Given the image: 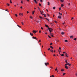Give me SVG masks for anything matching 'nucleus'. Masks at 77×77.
Returning a JSON list of instances; mask_svg holds the SVG:
<instances>
[{"label": "nucleus", "instance_id": "33", "mask_svg": "<svg viewBox=\"0 0 77 77\" xmlns=\"http://www.w3.org/2000/svg\"><path fill=\"white\" fill-rule=\"evenodd\" d=\"M65 42H68V40H65Z\"/></svg>", "mask_w": 77, "mask_h": 77}, {"label": "nucleus", "instance_id": "10", "mask_svg": "<svg viewBox=\"0 0 77 77\" xmlns=\"http://www.w3.org/2000/svg\"><path fill=\"white\" fill-rule=\"evenodd\" d=\"M70 38H73V36L72 35L70 36Z\"/></svg>", "mask_w": 77, "mask_h": 77}, {"label": "nucleus", "instance_id": "17", "mask_svg": "<svg viewBox=\"0 0 77 77\" xmlns=\"http://www.w3.org/2000/svg\"><path fill=\"white\" fill-rule=\"evenodd\" d=\"M30 35H31V36H33V34H32V33L31 32L30 33Z\"/></svg>", "mask_w": 77, "mask_h": 77}, {"label": "nucleus", "instance_id": "14", "mask_svg": "<svg viewBox=\"0 0 77 77\" xmlns=\"http://www.w3.org/2000/svg\"><path fill=\"white\" fill-rule=\"evenodd\" d=\"M34 2L35 3H37V2H36V0H34Z\"/></svg>", "mask_w": 77, "mask_h": 77}, {"label": "nucleus", "instance_id": "31", "mask_svg": "<svg viewBox=\"0 0 77 77\" xmlns=\"http://www.w3.org/2000/svg\"><path fill=\"white\" fill-rule=\"evenodd\" d=\"M47 15L48 17H49V14H47Z\"/></svg>", "mask_w": 77, "mask_h": 77}, {"label": "nucleus", "instance_id": "64", "mask_svg": "<svg viewBox=\"0 0 77 77\" xmlns=\"http://www.w3.org/2000/svg\"><path fill=\"white\" fill-rule=\"evenodd\" d=\"M75 74L76 75V76L77 75V73H75Z\"/></svg>", "mask_w": 77, "mask_h": 77}, {"label": "nucleus", "instance_id": "1", "mask_svg": "<svg viewBox=\"0 0 77 77\" xmlns=\"http://www.w3.org/2000/svg\"><path fill=\"white\" fill-rule=\"evenodd\" d=\"M48 30H49L50 35H51V34H53V33H51L52 32V30H53V29H52L50 28H48Z\"/></svg>", "mask_w": 77, "mask_h": 77}, {"label": "nucleus", "instance_id": "55", "mask_svg": "<svg viewBox=\"0 0 77 77\" xmlns=\"http://www.w3.org/2000/svg\"><path fill=\"white\" fill-rule=\"evenodd\" d=\"M21 9H22L23 8V7H20Z\"/></svg>", "mask_w": 77, "mask_h": 77}, {"label": "nucleus", "instance_id": "44", "mask_svg": "<svg viewBox=\"0 0 77 77\" xmlns=\"http://www.w3.org/2000/svg\"><path fill=\"white\" fill-rule=\"evenodd\" d=\"M66 74V73H63V75H64L65 74Z\"/></svg>", "mask_w": 77, "mask_h": 77}, {"label": "nucleus", "instance_id": "49", "mask_svg": "<svg viewBox=\"0 0 77 77\" xmlns=\"http://www.w3.org/2000/svg\"><path fill=\"white\" fill-rule=\"evenodd\" d=\"M21 23H22V25H23V22H21Z\"/></svg>", "mask_w": 77, "mask_h": 77}, {"label": "nucleus", "instance_id": "27", "mask_svg": "<svg viewBox=\"0 0 77 77\" xmlns=\"http://www.w3.org/2000/svg\"><path fill=\"white\" fill-rule=\"evenodd\" d=\"M61 71H64V70L63 69H61Z\"/></svg>", "mask_w": 77, "mask_h": 77}, {"label": "nucleus", "instance_id": "63", "mask_svg": "<svg viewBox=\"0 0 77 77\" xmlns=\"http://www.w3.org/2000/svg\"><path fill=\"white\" fill-rule=\"evenodd\" d=\"M21 15V13H20V14H19V15Z\"/></svg>", "mask_w": 77, "mask_h": 77}, {"label": "nucleus", "instance_id": "56", "mask_svg": "<svg viewBox=\"0 0 77 77\" xmlns=\"http://www.w3.org/2000/svg\"><path fill=\"white\" fill-rule=\"evenodd\" d=\"M65 62H66V63H67V61L66 60Z\"/></svg>", "mask_w": 77, "mask_h": 77}, {"label": "nucleus", "instance_id": "8", "mask_svg": "<svg viewBox=\"0 0 77 77\" xmlns=\"http://www.w3.org/2000/svg\"><path fill=\"white\" fill-rule=\"evenodd\" d=\"M50 47L51 48H52V49H53V46H50Z\"/></svg>", "mask_w": 77, "mask_h": 77}, {"label": "nucleus", "instance_id": "41", "mask_svg": "<svg viewBox=\"0 0 77 77\" xmlns=\"http://www.w3.org/2000/svg\"><path fill=\"white\" fill-rule=\"evenodd\" d=\"M61 2H63V1L61 0Z\"/></svg>", "mask_w": 77, "mask_h": 77}, {"label": "nucleus", "instance_id": "36", "mask_svg": "<svg viewBox=\"0 0 77 77\" xmlns=\"http://www.w3.org/2000/svg\"><path fill=\"white\" fill-rule=\"evenodd\" d=\"M15 15L16 16V17H18V15H17V14H15Z\"/></svg>", "mask_w": 77, "mask_h": 77}, {"label": "nucleus", "instance_id": "20", "mask_svg": "<svg viewBox=\"0 0 77 77\" xmlns=\"http://www.w3.org/2000/svg\"><path fill=\"white\" fill-rule=\"evenodd\" d=\"M34 12H35V11H32V14H34Z\"/></svg>", "mask_w": 77, "mask_h": 77}, {"label": "nucleus", "instance_id": "32", "mask_svg": "<svg viewBox=\"0 0 77 77\" xmlns=\"http://www.w3.org/2000/svg\"><path fill=\"white\" fill-rule=\"evenodd\" d=\"M66 57H68V55H66Z\"/></svg>", "mask_w": 77, "mask_h": 77}, {"label": "nucleus", "instance_id": "37", "mask_svg": "<svg viewBox=\"0 0 77 77\" xmlns=\"http://www.w3.org/2000/svg\"><path fill=\"white\" fill-rule=\"evenodd\" d=\"M48 37H49V38H51V37H50L49 35H48Z\"/></svg>", "mask_w": 77, "mask_h": 77}, {"label": "nucleus", "instance_id": "15", "mask_svg": "<svg viewBox=\"0 0 77 77\" xmlns=\"http://www.w3.org/2000/svg\"><path fill=\"white\" fill-rule=\"evenodd\" d=\"M59 15H62V14H61V13H59Z\"/></svg>", "mask_w": 77, "mask_h": 77}, {"label": "nucleus", "instance_id": "2", "mask_svg": "<svg viewBox=\"0 0 77 77\" xmlns=\"http://www.w3.org/2000/svg\"><path fill=\"white\" fill-rule=\"evenodd\" d=\"M45 64L46 66H47V65H49V63H45Z\"/></svg>", "mask_w": 77, "mask_h": 77}, {"label": "nucleus", "instance_id": "54", "mask_svg": "<svg viewBox=\"0 0 77 77\" xmlns=\"http://www.w3.org/2000/svg\"><path fill=\"white\" fill-rule=\"evenodd\" d=\"M65 53L66 54V55H68V54H67V53Z\"/></svg>", "mask_w": 77, "mask_h": 77}, {"label": "nucleus", "instance_id": "7", "mask_svg": "<svg viewBox=\"0 0 77 77\" xmlns=\"http://www.w3.org/2000/svg\"><path fill=\"white\" fill-rule=\"evenodd\" d=\"M36 22H37V23H39V24L41 23V21H38V20L36 21Z\"/></svg>", "mask_w": 77, "mask_h": 77}, {"label": "nucleus", "instance_id": "6", "mask_svg": "<svg viewBox=\"0 0 77 77\" xmlns=\"http://www.w3.org/2000/svg\"><path fill=\"white\" fill-rule=\"evenodd\" d=\"M58 18H60V19H61V18H62V17H61V16H58Z\"/></svg>", "mask_w": 77, "mask_h": 77}, {"label": "nucleus", "instance_id": "23", "mask_svg": "<svg viewBox=\"0 0 77 77\" xmlns=\"http://www.w3.org/2000/svg\"><path fill=\"white\" fill-rule=\"evenodd\" d=\"M60 55H61V56H64V54H62L61 55L60 54Z\"/></svg>", "mask_w": 77, "mask_h": 77}, {"label": "nucleus", "instance_id": "39", "mask_svg": "<svg viewBox=\"0 0 77 77\" xmlns=\"http://www.w3.org/2000/svg\"><path fill=\"white\" fill-rule=\"evenodd\" d=\"M46 20H48V21H49V20L48 18H45Z\"/></svg>", "mask_w": 77, "mask_h": 77}, {"label": "nucleus", "instance_id": "3", "mask_svg": "<svg viewBox=\"0 0 77 77\" xmlns=\"http://www.w3.org/2000/svg\"><path fill=\"white\" fill-rule=\"evenodd\" d=\"M32 32H33V33H36V32H38V31H36L33 30V31H32Z\"/></svg>", "mask_w": 77, "mask_h": 77}, {"label": "nucleus", "instance_id": "21", "mask_svg": "<svg viewBox=\"0 0 77 77\" xmlns=\"http://www.w3.org/2000/svg\"><path fill=\"white\" fill-rule=\"evenodd\" d=\"M53 9H56V7H54L53 8Z\"/></svg>", "mask_w": 77, "mask_h": 77}, {"label": "nucleus", "instance_id": "40", "mask_svg": "<svg viewBox=\"0 0 77 77\" xmlns=\"http://www.w3.org/2000/svg\"><path fill=\"white\" fill-rule=\"evenodd\" d=\"M58 51H59V53H60V52H61V51H60L58 50Z\"/></svg>", "mask_w": 77, "mask_h": 77}, {"label": "nucleus", "instance_id": "29", "mask_svg": "<svg viewBox=\"0 0 77 77\" xmlns=\"http://www.w3.org/2000/svg\"><path fill=\"white\" fill-rule=\"evenodd\" d=\"M68 65H69V66H71V64H69V63H68Z\"/></svg>", "mask_w": 77, "mask_h": 77}, {"label": "nucleus", "instance_id": "45", "mask_svg": "<svg viewBox=\"0 0 77 77\" xmlns=\"http://www.w3.org/2000/svg\"><path fill=\"white\" fill-rule=\"evenodd\" d=\"M21 15H22V16H23V14L22 13V14H21Z\"/></svg>", "mask_w": 77, "mask_h": 77}, {"label": "nucleus", "instance_id": "51", "mask_svg": "<svg viewBox=\"0 0 77 77\" xmlns=\"http://www.w3.org/2000/svg\"><path fill=\"white\" fill-rule=\"evenodd\" d=\"M59 50H60L61 49V48L59 47Z\"/></svg>", "mask_w": 77, "mask_h": 77}, {"label": "nucleus", "instance_id": "57", "mask_svg": "<svg viewBox=\"0 0 77 77\" xmlns=\"http://www.w3.org/2000/svg\"><path fill=\"white\" fill-rule=\"evenodd\" d=\"M52 77H54V75H52Z\"/></svg>", "mask_w": 77, "mask_h": 77}, {"label": "nucleus", "instance_id": "24", "mask_svg": "<svg viewBox=\"0 0 77 77\" xmlns=\"http://www.w3.org/2000/svg\"><path fill=\"white\" fill-rule=\"evenodd\" d=\"M10 2L11 3H12V1H11V0H10Z\"/></svg>", "mask_w": 77, "mask_h": 77}, {"label": "nucleus", "instance_id": "5", "mask_svg": "<svg viewBox=\"0 0 77 77\" xmlns=\"http://www.w3.org/2000/svg\"><path fill=\"white\" fill-rule=\"evenodd\" d=\"M45 26L47 27L48 29L49 28V26H48L47 25H45Z\"/></svg>", "mask_w": 77, "mask_h": 77}, {"label": "nucleus", "instance_id": "18", "mask_svg": "<svg viewBox=\"0 0 77 77\" xmlns=\"http://www.w3.org/2000/svg\"><path fill=\"white\" fill-rule=\"evenodd\" d=\"M63 6H64V5L63 4H61V7H63Z\"/></svg>", "mask_w": 77, "mask_h": 77}, {"label": "nucleus", "instance_id": "43", "mask_svg": "<svg viewBox=\"0 0 77 77\" xmlns=\"http://www.w3.org/2000/svg\"><path fill=\"white\" fill-rule=\"evenodd\" d=\"M48 5H50V3H49V2H48Z\"/></svg>", "mask_w": 77, "mask_h": 77}, {"label": "nucleus", "instance_id": "26", "mask_svg": "<svg viewBox=\"0 0 77 77\" xmlns=\"http://www.w3.org/2000/svg\"><path fill=\"white\" fill-rule=\"evenodd\" d=\"M57 67L55 69V71H57Z\"/></svg>", "mask_w": 77, "mask_h": 77}, {"label": "nucleus", "instance_id": "42", "mask_svg": "<svg viewBox=\"0 0 77 77\" xmlns=\"http://www.w3.org/2000/svg\"><path fill=\"white\" fill-rule=\"evenodd\" d=\"M21 3H22V4L23 3V1H21Z\"/></svg>", "mask_w": 77, "mask_h": 77}, {"label": "nucleus", "instance_id": "9", "mask_svg": "<svg viewBox=\"0 0 77 77\" xmlns=\"http://www.w3.org/2000/svg\"><path fill=\"white\" fill-rule=\"evenodd\" d=\"M7 5L8 6H9L10 4H9L7 3Z\"/></svg>", "mask_w": 77, "mask_h": 77}, {"label": "nucleus", "instance_id": "58", "mask_svg": "<svg viewBox=\"0 0 77 77\" xmlns=\"http://www.w3.org/2000/svg\"><path fill=\"white\" fill-rule=\"evenodd\" d=\"M34 39H36V37H34Z\"/></svg>", "mask_w": 77, "mask_h": 77}, {"label": "nucleus", "instance_id": "47", "mask_svg": "<svg viewBox=\"0 0 77 77\" xmlns=\"http://www.w3.org/2000/svg\"><path fill=\"white\" fill-rule=\"evenodd\" d=\"M41 29H42V30H43V28H42V27H41Z\"/></svg>", "mask_w": 77, "mask_h": 77}, {"label": "nucleus", "instance_id": "30", "mask_svg": "<svg viewBox=\"0 0 77 77\" xmlns=\"http://www.w3.org/2000/svg\"><path fill=\"white\" fill-rule=\"evenodd\" d=\"M74 40H75V41H76V40H77V38H75Z\"/></svg>", "mask_w": 77, "mask_h": 77}, {"label": "nucleus", "instance_id": "50", "mask_svg": "<svg viewBox=\"0 0 77 77\" xmlns=\"http://www.w3.org/2000/svg\"><path fill=\"white\" fill-rule=\"evenodd\" d=\"M27 14H28V13H29V12L28 11H27Z\"/></svg>", "mask_w": 77, "mask_h": 77}, {"label": "nucleus", "instance_id": "34", "mask_svg": "<svg viewBox=\"0 0 77 77\" xmlns=\"http://www.w3.org/2000/svg\"><path fill=\"white\" fill-rule=\"evenodd\" d=\"M68 63H66L65 65H68Z\"/></svg>", "mask_w": 77, "mask_h": 77}, {"label": "nucleus", "instance_id": "53", "mask_svg": "<svg viewBox=\"0 0 77 77\" xmlns=\"http://www.w3.org/2000/svg\"><path fill=\"white\" fill-rule=\"evenodd\" d=\"M60 9H61V8H59V10H60Z\"/></svg>", "mask_w": 77, "mask_h": 77}, {"label": "nucleus", "instance_id": "19", "mask_svg": "<svg viewBox=\"0 0 77 77\" xmlns=\"http://www.w3.org/2000/svg\"><path fill=\"white\" fill-rule=\"evenodd\" d=\"M39 18H41V19H42V17H41V16H39Z\"/></svg>", "mask_w": 77, "mask_h": 77}, {"label": "nucleus", "instance_id": "11", "mask_svg": "<svg viewBox=\"0 0 77 77\" xmlns=\"http://www.w3.org/2000/svg\"><path fill=\"white\" fill-rule=\"evenodd\" d=\"M51 52H52V53H53V50L51 49Z\"/></svg>", "mask_w": 77, "mask_h": 77}, {"label": "nucleus", "instance_id": "35", "mask_svg": "<svg viewBox=\"0 0 77 77\" xmlns=\"http://www.w3.org/2000/svg\"><path fill=\"white\" fill-rule=\"evenodd\" d=\"M48 50L49 51H50V48H49L48 49Z\"/></svg>", "mask_w": 77, "mask_h": 77}, {"label": "nucleus", "instance_id": "12", "mask_svg": "<svg viewBox=\"0 0 77 77\" xmlns=\"http://www.w3.org/2000/svg\"><path fill=\"white\" fill-rule=\"evenodd\" d=\"M50 45H53V43H50Z\"/></svg>", "mask_w": 77, "mask_h": 77}, {"label": "nucleus", "instance_id": "59", "mask_svg": "<svg viewBox=\"0 0 77 77\" xmlns=\"http://www.w3.org/2000/svg\"><path fill=\"white\" fill-rule=\"evenodd\" d=\"M38 9H39V10H40V9L39 8V7H38Z\"/></svg>", "mask_w": 77, "mask_h": 77}, {"label": "nucleus", "instance_id": "22", "mask_svg": "<svg viewBox=\"0 0 77 77\" xmlns=\"http://www.w3.org/2000/svg\"><path fill=\"white\" fill-rule=\"evenodd\" d=\"M39 5L40 6H41V4L40 3H39Z\"/></svg>", "mask_w": 77, "mask_h": 77}, {"label": "nucleus", "instance_id": "48", "mask_svg": "<svg viewBox=\"0 0 77 77\" xmlns=\"http://www.w3.org/2000/svg\"><path fill=\"white\" fill-rule=\"evenodd\" d=\"M55 22L56 23H57V21H55Z\"/></svg>", "mask_w": 77, "mask_h": 77}, {"label": "nucleus", "instance_id": "28", "mask_svg": "<svg viewBox=\"0 0 77 77\" xmlns=\"http://www.w3.org/2000/svg\"><path fill=\"white\" fill-rule=\"evenodd\" d=\"M30 18H31V19H33V17H32V16H30Z\"/></svg>", "mask_w": 77, "mask_h": 77}, {"label": "nucleus", "instance_id": "62", "mask_svg": "<svg viewBox=\"0 0 77 77\" xmlns=\"http://www.w3.org/2000/svg\"><path fill=\"white\" fill-rule=\"evenodd\" d=\"M41 12L42 13H44V12L43 11H42V12L41 11Z\"/></svg>", "mask_w": 77, "mask_h": 77}, {"label": "nucleus", "instance_id": "38", "mask_svg": "<svg viewBox=\"0 0 77 77\" xmlns=\"http://www.w3.org/2000/svg\"><path fill=\"white\" fill-rule=\"evenodd\" d=\"M38 21H40V22H41V20L40 19H39V20H38Z\"/></svg>", "mask_w": 77, "mask_h": 77}, {"label": "nucleus", "instance_id": "25", "mask_svg": "<svg viewBox=\"0 0 77 77\" xmlns=\"http://www.w3.org/2000/svg\"><path fill=\"white\" fill-rule=\"evenodd\" d=\"M50 35H51L52 37H53L54 36H53V35H52L53 34H50Z\"/></svg>", "mask_w": 77, "mask_h": 77}, {"label": "nucleus", "instance_id": "13", "mask_svg": "<svg viewBox=\"0 0 77 77\" xmlns=\"http://www.w3.org/2000/svg\"><path fill=\"white\" fill-rule=\"evenodd\" d=\"M61 34H62V35H64V32H61Z\"/></svg>", "mask_w": 77, "mask_h": 77}, {"label": "nucleus", "instance_id": "61", "mask_svg": "<svg viewBox=\"0 0 77 77\" xmlns=\"http://www.w3.org/2000/svg\"><path fill=\"white\" fill-rule=\"evenodd\" d=\"M38 42H41V40H39V41Z\"/></svg>", "mask_w": 77, "mask_h": 77}, {"label": "nucleus", "instance_id": "16", "mask_svg": "<svg viewBox=\"0 0 77 77\" xmlns=\"http://www.w3.org/2000/svg\"><path fill=\"white\" fill-rule=\"evenodd\" d=\"M17 26H18V27H19L21 28V26H19V25H17Z\"/></svg>", "mask_w": 77, "mask_h": 77}, {"label": "nucleus", "instance_id": "52", "mask_svg": "<svg viewBox=\"0 0 77 77\" xmlns=\"http://www.w3.org/2000/svg\"><path fill=\"white\" fill-rule=\"evenodd\" d=\"M41 2H42V0H40Z\"/></svg>", "mask_w": 77, "mask_h": 77}, {"label": "nucleus", "instance_id": "60", "mask_svg": "<svg viewBox=\"0 0 77 77\" xmlns=\"http://www.w3.org/2000/svg\"><path fill=\"white\" fill-rule=\"evenodd\" d=\"M39 32L40 33H41V31H39Z\"/></svg>", "mask_w": 77, "mask_h": 77}, {"label": "nucleus", "instance_id": "46", "mask_svg": "<svg viewBox=\"0 0 77 77\" xmlns=\"http://www.w3.org/2000/svg\"><path fill=\"white\" fill-rule=\"evenodd\" d=\"M74 18V17H72L71 20H73Z\"/></svg>", "mask_w": 77, "mask_h": 77}, {"label": "nucleus", "instance_id": "4", "mask_svg": "<svg viewBox=\"0 0 77 77\" xmlns=\"http://www.w3.org/2000/svg\"><path fill=\"white\" fill-rule=\"evenodd\" d=\"M65 68H66L67 69L68 68V66L65 65Z\"/></svg>", "mask_w": 77, "mask_h": 77}]
</instances>
